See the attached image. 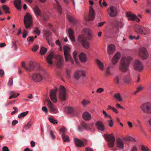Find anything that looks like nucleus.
Returning <instances> with one entry per match:
<instances>
[{
    "label": "nucleus",
    "instance_id": "nucleus-22",
    "mask_svg": "<svg viewBox=\"0 0 151 151\" xmlns=\"http://www.w3.org/2000/svg\"><path fill=\"white\" fill-rule=\"evenodd\" d=\"M83 118L85 120L89 121L91 118V114L87 111H85L82 114Z\"/></svg>",
    "mask_w": 151,
    "mask_h": 151
},
{
    "label": "nucleus",
    "instance_id": "nucleus-28",
    "mask_svg": "<svg viewBox=\"0 0 151 151\" xmlns=\"http://www.w3.org/2000/svg\"><path fill=\"white\" fill-rule=\"evenodd\" d=\"M68 32L69 34V36L70 40L73 42H75V39L74 35V32L70 28H69L68 29Z\"/></svg>",
    "mask_w": 151,
    "mask_h": 151
},
{
    "label": "nucleus",
    "instance_id": "nucleus-10",
    "mask_svg": "<svg viewBox=\"0 0 151 151\" xmlns=\"http://www.w3.org/2000/svg\"><path fill=\"white\" fill-rule=\"evenodd\" d=\"M86 72L83 70H78L74 72V77L76 80H78L81 77H85Z\"/></svg>",
    "mask_w": 151,
    "mask_h": 151
},
{
    "label": "nucleus",
    "instance_id": "nucleus-17",
    "mask_svg": "<svg viewBox=\"0 0 151 151\" xmlns=\"http://www.w3.org/2000/svg\"><path fill=\"white\" fill-rule=\"evenodd\" d=\"M66 112L68 114H71L73 116H77V112L73 108L70 107H67L65 109Z\"/></svg>",
    "mask_w": 151,
    "mask_h": 151
},
{
    "label": "nucleus",
    "instance_id": "nucleus-56",
    "mask_svg": "<svg viewBox=\"0 0 151 151\" xmlns=\"http://www.w3.org/2000/svg\"><path fill=\"white\" fill-rule=\"evenodd\" d=\"M60 132L62 135L65 134V133L66 131V129L65 128L63 127L60 130Z\"/></svg>",
    "mask_w": 151,
    "mask_h": 151
},
{
    "label": "nucleus",
    "instance_id": "nucleus-41",
    "mask_svg": "<svg viewBox=\"0 0 151 151\" xmlns=\"http://www.w3.org/2000/svg\"><path fill=\"white\" fill-rule=\"evenodd\" d=\"M56 8L58 13L60 14L62 13V10L61 6L60 5L58 2L56 1Z\"/></svg>",
    "mask_w": 151,
    "mask_h": 151
},
{
    "label": "nucleus",
    "instance_id": "nucleus-60",
    "mask_svg": "<svg viewBox=\"0 0 151 151\" xmlns=\"http://www.w3.org/2000/svg\"><path fill=\"white\" fill-rule=\"evenodd\" d=\"M13 109L15 110L14 111H13L11 113V115H13L14 114L18 112V109L16 107H14L13 108Z\"/></svg>",
    "mask_w": 151,
    "mask_h": 151
},
{
    "label": "nucleus",
    "instance_id": "nucleus-2",
    "mask_svg": "<svg viewBox=\"0 0 151 151\" xmlns=\"http://www.w3.org/2000/svg\"><path fill=\"white\" fill-rule=\"evenodd\" d=\"M105 139L108 142V145L110 147H112L114 145L115 138L113 134L104 135Z\"/></svg>",
    "mask_w": 151,
    "mask_h": 151
},
{
    "label": "nucleus",
    "instance_id": "nucleus-26",
    "mask_svg": "<svg viewBox=\"0 0 151 151\" xmlns=\"http://www.w3.org/2000/svg\"><path fill=\"white\" fill-rule=\"evenodd\" d=\"M96 126L98 129L103 131L104 130L105 128L102 122L100 121H97L96 124Z\"/></svg>",
    "mask_w": 151,
    "mask_h": 151
},
{
    "label": "nucleus",
    "instance_id": "nucleus-51",
    "mask_svg": "<svg viewBox=\"0 0 151 151\" xmlns=\"http://www.w3.org/2000/svg\"><path fill=\"white\" fill-rule=\"evenodd\" d=\"M141 149L142 151H149L150 150L148 147L144 145L141 146Z\"/></svg>",
    "mask_w": 151,
    "mask_h": 151
},
{
    "label": "nucleus",
    "instance_id": "nucleus-11",
    "mask_svg": "<svg viewBox=\"0 0 151 151\" xmlns=\"http://www.w3.org/2000/svg\"><path fill=\"white\" fill-rule=\"evenodd\" d=\"M74 142L76 146L79 147H84L87 144V140L86 139L81 141L77 138H75Z\"/></svg>",
    "mask_w": 151,
    "mask_h": 151
},
{
    "label": "nucleus",
    "instance_id": "nucleus-52",
    "mask_svg": "<svg viewBox=\"0 0 151 151\" xmlns=\"http://www.w3.org/2000/svg\"><path fill=\"white\" fill-rule=\"evenodd\" d=\"M28 113V111H26L25 112H22L18 116V118H21L22 117H24Z\"/></svg>",
    "mask_w": 151,
    "mask_h": 151
},
{
    "label": "nucleus",
    "instance_id": "nucleus-53",
    "mask_svg": "<svg viewBox=\"0 0 151 151\" xmlns=\"http://www.w3.org/2000/svg\"><path fill=\"white\" fill-rule=\"evenodd\" d=\"M77 55V53L76 52H74L73 53V56L74 59L77 64L78 63V61L76 58Z\"/></svg>",
    "mask_w": 151,
    "mask_h": 151
},
{
    "label": "nucleus",
    "instance_id": "nucleus-34",
    "mask_svg": "<svg viewBox=\"0 0 151 151\" xmlns=\"http://www.w3.org/2000/svg\"><path fill=\"white\" fill-rule=\"evenodd\" d=\"M21 0H16L14 2L15 6L19 10L21 9Z\"/></svg>",
    "mask_w": 151,
    "mask_h": 151
},
{
    "label": "nucleus",
    "instance_id": "nucleus-1",
    "mask_svg": "<svg viewBox=\"0 0 151 151\" xmlns=\"http://www.w3.org/2000/svg\"><path fill=\"white\" fill-rule=\"evenodd\" d=\"M132 58L129 56H126L123 57L119 67V69L123 72H126L128 70Z\"/></svg>",
    "mask_w": 151,
    "mask_h": 151
},
{
    "label": "nucleus",
    "instance_id": "nucleus-46",
    "mask_svg": "<svg viewBox=\"0 0 151 151\" xmlns=\"http://www.w3.org/2000/svg\"><path fill=\"white\" fill-rule=\"evenodd\" d=\"M47 49L46 48L42 47H41L40 52L41 55H44L47 51Z\"/></svg>",
    "mask_w": 151,
    "mask_h": 151
},
{
    "label": "nucleus",
    "instance_id": "nucleus-19",
    "mask_svg": "<svg viewBox=\"0 0 151 151\" xmlns=\"http://www.w3.org/2000/svg\"><path fill=\"white\" fill-rule=\"evenodd\" d=\"M95 16V12L92 7L90 6L89 8L88 20L91 21L93 20L94 19Z\"/></svg>",
    "mask_w": 151,
    "mask_h": 151
},
{
    "label": "nucleus",
    "instance_id": "nucleus-5",
    "mask_svg": "<svg viewBox=\"0 0 151 151\" xmlns=\"http://www.w3.org/2000/svg\"><path fill=\"white\" fill-rule=\"evenodd\" d=\"M67 97L65 89L62 86H60L59 88V98L61 100L65 101Z\"/></svg>",
    "mask_w": 151,
    "mask_h": 151
},
{
    "label": "nucleus",
    "instance_id": "nucleus-40",
    "mask_svg": "<svg viewBox=\"0 0 151 151\" xmlns=\"http://www.w3.org/2000/svg\"><path fill=\"white\" fill-rule=\"evenodd\" d=\"M91 103V101L87 99H84L82 101L81 103L83 106H86L89 105Z\"/></svg>",
    "mask_w": 151,
    "mask_h": 151
},
{
    "label": "nucleus",
    "instance_id": "nucleus-48",
    "mask_svg": "<svg viewBox=\"0 0 151 151\" xmlns=\"http://www.w3.org/2000/svg\"><path fill=\"white\" fill-rule=\"evenodd\" d=\"M110 67H109L106 68L105 75L106 76H108L111 74V73L110 70Z\"/></svg>",
    "mask_w": 151,
    "mask_h": 151
},
{
    "label": "nucleus",
    "instance_id": "nucleus-49",
    "mask_svg": "<svg viewBox=\"0 0 151 151\" xmlns=\"http://www.w3.org/2000/svg\"><path fill=\"white\" fill-rule=\"evenodd\" d=\"M143 88L144 87L143 86H139L137 88V90L134 92V94H135L137 93L142 91Z\"/></svg>",
    "mask_w": 151,
    "mask_h": 151
},
{
    "label": "nucleus",
    "instance_id": "nucleus-14",
    "mask_svg": "<svg viewBox=\"0 0 151 151\" xmlns=\"http://www.w3.org/2000/svg\"><path fill=\"white\" fill-rule=\"evenodd\" d=\"M139 55L142 59H146L148 57V55L146 48L144 47L141 48L140 50Z\"/></svg>",
    "mask_w": 151,
    "mask_h": 151
},
{
    "label": "nucleus",
    "instance_id": "nucleus-12",
    "mask_svg": "<svg viewBox=\"0 0 151 151\" xmlns=\"http://www.w3.org/2000/svg\"><path fill=\"white\" fill-rule=\"evenodd\" d=\"M134 68L136 70L141 72L143 70V67L141 62L138 60H136L134 62Z\"/></svg>",
    "mask_w": 151,
    "mask_h": 151
},
{
    "label": "nucleus",
    "instance_id": "nucleus-8",
    "mask_svg": "<svg viewBox=\"0 0 151 151\" xmlns=\"http://www.w3.org/2000/svg\"><path fill=\"white\" fill-rule=\"evenodd\" d=\"M78 39V42H80L85 48L87 49L89 47V43L86 40L84 36L79 35Z\"/></svg>",
    "mask_w": 151,
    "mask_h": 151
},
{
    "label": "nucleus",
    "instance_id": "nucleus-13",
    "mask_svg": "<svg viewBox=\"0 0 151 151\" xmlns=\"http://www.w3.org/2000/svg\"><path fill=\"white\" fill-rule=\"evenodd\" d=\"M58 89L55 88L54 89H52L50 91V96L51 100L54 103H56L57 101V99L56 96V92L57 91Z\"/></svg>",
    "mask_w": 151,
    "mask_h": 151
},
{
    "label": "nucleus",
    "instance_id": "nucleus-58",
    "mask_svg": "<svg viewBox=\"0 0 151 151\" xmlns=\"http://www.w3.org/2000/svg\"><path fill=\"white\" fill-rule=\"evenodd\" d=\"M39 48V46L37 45H34L32 48V50L33 51H36Z\"/></svg>",
    "mask_w": 151,
    "mask_h": 151
},
{
    "label": "nucleus",
    "instance_id": "nucleus-43",
    "mask_svg": "<svg viewBox=\"0 0 151 151\" xmlns=\"http://www.w3.org/2000/svg\"><path fill=\"white\" fill-rule=\"evenodd\" d=\"M62 138L64 142H69V138L68 136L65 134H63L62 135Z\"/></svg>",
    "mask_w": 151,
    "mask_h": 151
},
{
    "label": "nucleus",
    "instance_id": "nucleus-30",
    "mask_svg": "<svg viewBox=\"0 0 151 151\" xmlns=\"http://www.w3.org/2000/svg\"><path fill=\"white\" fill-rule=\"evenodd\" d=\"M63 63V57L61 56H59L58 58L57 65L59 67H61Z\"/></svg>",
    "mask_w": 151,
    "mask_h": 151
},
{
    "label": "nucleus",
    "instance_id": "nucleus-33",
    "mask_svg": "<svg viewBox=\"0 0 151 151\" xmlns=\"http://www.w3.org/2000/svg\"><path fill=\"white\" fill-rule=\"evenodd\" d=\"M121 78V76L120 75L115 76L113 79L114 83L116 85H119L120 83Z\"/></svg>",
    "mask_w": 151,
    "mask_h": 151
},
{
    "label": "nucleus",
    "instance_id": "nucleus-23",
    "mask_svg": "<svg viewBox=\"0 0 151 151\" xmlns=\"http://www.w3.org/2000/svg\"><path fill=\"white\" fill-rule=\"evenodd\" d=\"M116 145L118 148L122 149L124 148V142L122 139L119 138L117 139Z\"/></svg>",
    "mask_w": 151,
    "mask_h": 151
},
{
    "label": "nucleus",
    "instance_id": "nucleus-62",
    "mask_svg": "<svg viewBox=\"0 0 151 151\" xmlns=\"http://www.w3.org/2000/svg\"><path fill=\"white\" fill-rule=\"evenodd\" d=\"M27 35V31L26 29H24V32H23V35H22L23 37L24 38H25L26 37Z\"/></svg>",
    "mask_w": 151,
    "mask_h": 151
},
{
    "label": "nucleus",
    "instance_id": "nucleus-59",
    "mask_svg": "<svg viewBox=\"0 0 151 151\" xmlns=\"http://www.w3.org/2000/svg\"><path fill=\"white\" fill-rule=\"evenodd\" d=\"M19 93H18L17 94V95H16L15 94H13L12 95H11L9 97V99H11L13 98H15L18 96L19 95Z\"/></svg>",
    "mask_w": 151,
    "mask_h": 151
},
{
    "label": "nucleus",
    "instance_id": "nucleus-7",
    "mask_svg": "<svg viewBox=\"0 0 151 151\" xmlns=\"http://www.w3.org/2000/svg\"><path fill=\"white\" fill-rule=\"evenodd\" d=\"M64 53L65 56V59L66 61L70 60L73 63L72 59L71 58V55L70 54V47L67 46H65L63 47Z\"/></svg>",
    "mask_w": 151,
    "mask_h": 151
},
{
    "label": "nucleus",
    "instance_id": "nucleus-24",
    "mask_svg": "<svg viewBox=\"0 0 151 151\" xmlns=\"http://www.w3.org/2000/svg\"><path fill=\"white\" fill-rule=\"evenodd\" d=\"M54 57V53L51 52L50 54L47 57L46 60L47 62L50 64L52 65L53 64L51 60Z\"/></svg>",
    "mask_w": 151,
    "mask_h": 151
},
{
    "label": "nucleus",
    "instance_id": "nucleus-55",
    "mask_svg": "<svg viewBox=\"0 0 151 151\" xmlns=\"http://www.w3.org/2000/svg\"><path fill=\"white\" fill-rule=\"evenodd\" d=\"M50 136L52 138V139H54L55 138V137L54 135L53 132L52 130H51L50 131Z\"/></svg>",
    "mask_w": 151,
    "mask_h": 151
},
{
    "label": "nucleus",
    "instance_id": "nucleus-25",
    "mask_svg": "<svg viewBox=\"0 0 151 151\" xmlns=\"http://www.w3.org/2000/svg\"><path fill=\"white\" fill-rule=\"evenodd\" d=\"M35 67L32 62L30 61L29 62L28 65L25 68V70L27 71H31L34 69Z\"/></svg>",
    "mask_w": 151,
    "mask_h": 151
},
{
    "label": "nucleus",
    "instance_id": "nucleus-44",
    "mask_svg": "<svg viewBox=\"0 0 151 151\" xmlns=\"http://www.w3.org/2000/svg\"><path fill=\"white\" fill-rule=\"evenodd\" d=\"M114 97L119 101H122V97L120 96V94L119 93H116L114 94Z\"/></svg>",
    "mask_w": 151,
    "mask_h": 151
},
{
    "label": "nucleus",
    "instance_id": "nucleus-45",
    "mask_svg": "<svg viewBox=\"0 0 151 151\" xmlns=\"http://www.w3.org/2000/svg\"><path fill=\"white\" fill-rule=\"evenodd\" d=\"M107 109V110L111 109L113 111L116 113H118V111L117 109H116L114 107H112L109 105H108Z\"/></svg>",
    "mask_w": 151,
    "mask_h": 151
},
{
    "label": "nucleus",
    "instance_id": "nucleus-3",
    "mask_svg": "<svg viewBox=\"0 0 151 151\" xmlns=\"http://www.w3.org/2000/svg\"><path fill=\"white\" fill-rule=\"evenodd\" d=\"M24 23L25 27L26 29L30 28L32 24L31 16L28 13L26 14L24 17Z\"/></svg>",
    "mask_w": 151,
    "mask_h": 151
},
{
    "label": "nucleus",
    "instance_id": "nucleus-21",
    "mask_svg": "<svg viewBox=\"0 0 151 151\" xmlns=\"http://www.w3.org/2000/svg\"><path fill=\"white\" fill-rule=\"evenodd\" d=\"M115 50V47L114 45L111 44L108 46L107 52L109 55H111L114 52Z\"/></svg>",
    "mask_w": 151,
    "mask_h": 151
},
{
    "label": "nucleus",
    "instance_id": "nucleus-36",
    "mask_svg": "<svg viewBox=\"0 0 151 151\" xmlns=\"http://www.w3.org/2000/svg\"><path fill=\"white\" fill-rule=\"evenodd\" d=\"M115 31L116 32H117L118 31V27H120L121 28L123 27V24L120 21H116L115 24Z\"/></svg>",
    "mask_w": 151,
    "mask_h": 151
},
{
    "label": "nucleus",
    "instance_id": "nucleus-20",
    "mask_svg": "<svg viewBox=\"0 0 151 151\" xmlns=\"http://www.w3.org/2000/svg\"><path fill=\"white\" fill-rule=\"evenodd\" d=\"M83 30L86 34V39L88 40H91L93 35L91 30L88 28L84 29Z\"/></svg>",
    "mask_w": 151,
    "mask_h": 151
},
{
    "label": "nucleus",
    "instance_id": "nucleus-29",
    "mask_svg": "<svg viewBox=\"0 0 151 151\" xmlns=\"http://www.w3.org/2000/svg\"><path fill=\"white\" fill-rule=\"evenodd\" d=\"M120 56V54L119 52H117L114 55L112 60V63L114 64H115L118 61Z\"/></svg>",
    "mask_w": 151,
    "mask_h": 151
},
{
    "label": "nucleus",
    "instance_id": "nucleus-50",
    "mask_svg": "<svg viewBox=\"0 0 151 151\" xmlns=\"http://www.w3.org/2000/svg\"><path fill=\"white\" fill-rule=\"evenodd\" d=\"M49 120L51 123H53L54 124H56L58 123L57 120L53 118L49 117Z\"/></svg>",
    "mask_w": 151,
    "mask_h": 151
},
{
    "label": "nucleus",
    "instance_id": "nucleus-63",
    "mask_svg": "<svg viewBox=\"0 0 151 151\" xmlns=\"http://www.w3.org/2000/svg\"><path fill=\"white\" fill-rule=\"evenodd\" d=\"M110 119V120H108V122L109 123V125L110 127H111L113 126V122L111 118Z\"/></svg>",
    "mask_w": 151,
    "mask_h": 151
},
{
    "label": "nucleus",
    "instance_id": "nucleus-37",
    "mask_svg": "<svg viewBox=\"0 0 151 151\" xmlns=\"http://www.w3.org/2000/svg\"><path fill=\"white\" fill-rule=\"evenodd\" d=\"M68 19L73 25L75 24L76 22V20L75 18L73 16H69L68 17Z\"/></svg>",
    "mask_w": 151,
    "mask_h": 151
},
{
    "label": "nucleus",
    "instance_id": "nucleus-31",
    "mask_svg": "<svg viewBox=\"0 0 151 151\" xmlns=\"http://www.w3.org/2000/svg\"><path fill=\"white\" fill-rule=\"evenodd\" d=\"M33 9L35 14L37 16H41V12L38 6H35Z\"/></svg>",
    "mask_w": 151,
    "mask_h": 151
},
{
    "label": "nucleus",
    "instance_id": "nucleus-4",
    "mask_svg": "<svg viewBox=\"0 0 151 151\" xmlns=\"http://www.w3.org/2000/svg\"><path fill=\"white\" fill-rule=\"evenodd\" d=\"M31 78L33 81L35 82H40L44 79L43 75L39 73H35L32 74Z\"/></svg>",
    "mask_w": 151,
    "mask_h": 151
},
{
    "label": "nucleus",
    "instance_id": "nucleus-47",
    "mask_svg": "<svg viewBox=\"0 0 151 151\" xmlns=\"http://www.w3.org/2000/svg\"><path fill=\"white\" fill-rule=\"evenodd\" d=\"M32 125V123L31 122H29L27 124L24 125V128L26 130H27L30 128Z\"/></svg>",
    "mask_w": 151,
    "mask_h": 151
},
{
    "label": "nucleus",
    "instance_id": "nucleus-61",
    "mask_svg": "<svg viewBox=\"0 0 151 151\" xmlns=\"http://www.w3.org/2000/svg\"><path fill=\"white\" fill-rule=\"evenodd\" d=\"M13 83V79L12 78H9V82L8 85L9 86H12Z\"/></svg>",
    "mask_w": 151,
    "mask_h": 151
},
{
    "label": "nucleus",
    "instance_id": "nucleus-38",
    "mask_svg": "<svg viewBox=\"0 0 151 151\" xmlns=\"http://www.w3.org/2000/svg\"><path fill=\"white\" fill-rule=\"evenodd\" d=\"M96 62L97 63L99 69L101 70H103L104 69V68L103 63L101 62L98 59L96 60Z\"/></svg>",
    "mask_w": 151,
    "mask_h": 151
},
{
    "label": "nucleus",
    "instance_id": "nucleus-16",
    "mask_svg": "<svg viewBox=\"0 0 151 151\" xmlns=\"http://www.w3.org/2000/svg\"><path fill=\"white\" fill-rule=\"evenodd\" d=\"M109 14L111 17H115L117 14L116 9L114 6H111L108 9Z\"/></svg>",
    "mask_w": 151,
    "mask_h": 151
},
{
    "label": "nucleus",
    "instance_id": "nucleus-64",
    "mask_svg": "<svg viewBox=\"0 0 151 151\" xmlns=\"http://www.w3.org/2000/svg\"><path fill=\"white\" fill-rule=\"evenodd\" d=\"M66 73L67 77L68 78H70V71L69 70L67 69L66 71Z\"/></svg>",
    "mask_w": 151,
    "mask_h": 151
},
{
    "label": "nucleus",
    "instance_id": "nucleus-18",
    "mask_svg": "<svg viewBox=\"0 0 151 151\" xmlns=\"http://www.w3.org/2000/svg\"><path fill=\"white\" fill-rule=\"evenodd\" d=\"M47 102L48 106L50 108V111L51 113H56L57 110L53 106V104L49 99H47Z\"/></svg>",
    "mask_w": 151,
    "mask_h": 151
},
{
    "label": "nucleus",
    "instance_id": "nucleus-57",
    "mask_svg": "<svg viewBox=\"0 0 151 151\" xmlns=\"http://www.w3.org/2000/svg\"><path fill=\"white\" fill-rule=\"evenodd\" d=\"M34 31L35 33L39 35H40V32L38 28L37 27H35V29Z\"/></svg>",
    "mask_w": 151,
    "mask_h": 151
},
{
    "label": "nucleus",
    "instance_id": "nucleus-35",
    "mask_svg": "<svg viewBox=\"0 0 151 151\" xmlns=\"http://www.w3.org/2000/svg\"><path fill=\"white\" fill-rule=\"evenodd\" d=\"M80 60L82 62H85L87 61L86 55L83 52L81 53L79 55Z\"/></svg>",
    "mask_w": 151,
    "mask_h": 151
},
{
    "label": "nucleus",
    "instance_id": "nucleus-54",
    "mask_svg": "<svg viewBox=\"0 0 151 151\" xmlns=\"http://www.w3.org/2000/svg\"><path fill=\"white\" fill-rule=\"evenodd\" d=\"M104 89L102 88H98L96 90V92L98 93H101L104 91Z\"/></svg>",
    "mask_w": 151,
    "mask_h": 151
},
{
    "label": "nucleus",
    "instance_id": "nucleus-27",
    "mask_svg": "<svg viewBox=\"0 0 151 151\" xmlns=\"http://www.w3.org/2000/svg\"><path fill=\"white\" fill-rule=\"evenodd\" d=\"M126 17L128 18L129 20L132 21L134 20L136 17V15L133 14L129 12H127L126 13Z\"/></svg>",
    "mask_w": 151,
    "mask_h": 151
},
{
    "label": "nucleus",
    "instance_id": "nucleus-32",
    "mask_svg": "<svg viewBox=\"0 0 151 151\" xmlns=\"http://www.w3.org/2000/svg\"><path fill=\"white\" fill-rule=\"evenodd\" d=\"M44 34L45 36L46 37V39L47 41L48 44H50V36L51 35V33L47 30H45L44 32Z\"/></svg>",
    "mask_w": 151,
    "mask_h": 151
},
{
    "label": "nucleus",
    "instance_id": "nucleus-15",
    "mask_svg": "<svg viewBox=\"0 0 151 151\" xmlns=\"http://www.w3.org/2000/svg\"><path fill=\"white\" fill-rule=\"evenodd\" d=\"M92 124H86L84 122H82L81 124V126H79L78 127V129L79 131H82L83 130V128L86 129L90 130L91 129L93 125Z\"/></svg>",
    "mask_w": 151,
    "mask_h": 151
},
{
    "label": "nucleus",
    "instance_id": "nucleus-6",
    "mask_svg": "<svg viewBox=\"0 0 151 151\" xmlns=\"http://www.w3.org/2000/svg\"><path fill=\"white\" fill-rule=\"evenodd\" d=\"M141 110L146 113H151V104L146 102L142 104L140 107Z\"/></svg>",
    "mask_w": 151,
    "mask_h": 151
},
{
    "label": "nucleus",
    "instance_id": "nucleus-42",
    "mask_svg": "<svg viewBox=\"0 0 151 151\" xmlns=\"http://www.w3.org/2000/svg\"><path fill=\"white\" fill-rule=\"evenodd\" d=\"M2 8L3 10L5 12L6 14H10V12L9 11V8L6 5H4L2 6Z\"/></svg>",
    "mask_w": 151,
    "mask_h": 151
},
{
    "label": "nucleus",
    "instance_id": "nucleus-9",
    "mask_svg": "<svg viewBox=\"0 0 151 151\" xmlns=\"http://www.w3.org/2000/svg\"><path fill=\"white\" fill-rule=\"evenodd\" d=\"M135 31L140 34H143L145 35L149 32V30L147 28L137 26L135 29Z\"/></svg>",
    "mask_w": 151,
    "mask_h": 151
},
{
    "label": "nucleus",
    "instance_id": "nucleus-39",
    "mask_svg": "<svg viewBox=\"0 0 151 151\" xmlns=\"http://www.w3.org/2000/svg\"><path fill=\"white\" fill-rule=\"evenodd\" d=\"M123 81L124 83L129 84L131 82V78L129 76H127L124 78Z\"/></svg>",
    "mask_w": 151,
    "mask_h": 151
}]
</instances>
